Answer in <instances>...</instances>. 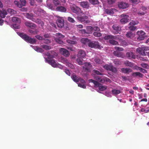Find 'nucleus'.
Listing matches in <instances>:
<instances>
[{"mask_svg": "<svg viewBox=\"0 0 149 149\" xmlns=\"http://www.w3.org/2000/svg\"><path fill=\"white\" fill-rule=\"evenodd\" d=\"M26 17L32 21L37 23V22L36 21L35 19L33 18V15L32 13H26Z\"/></svg>", "mask_w": 149, "mask_h": 149, "instance_id": "obj_16", "label": "nucleus"}, {"mask_svg": "<svg viewBox=\"0 0 149 149\" xmlns=\"http://www.w3.org/2000/svg\"><path fill=\"white\" fill-rule=\"evenodd\" d=\"M104 39L105 40H109V42L113 45H116L118 44V42L115 40L117 39V37L111 35H107L104 37Z\"/></svg>", "mask_w": 149, "mask_h": 149, "instance_id": "obj_1", "label": "nucleus"}, {"mask_svg": "<svg viewBox=\"0 0 149 149\" xmlns=\"http://www.w3.org/2000/svg\"><path fill=\"white\" fill-rule=\"evenodd\" d=\"M118 6L119 8L123 9L126 8L129 6L128 3L123 2H120L119 3Z\"/></svg>", "mask_w": 149, "mask_h": 149, "instance_id": "obj_13", "label": "nucleus"}, {"mask_svg": "<svg viewBox=\"0 0 149 149\" xmlns=\"http://www.w3.org/2000/svg\"><path fill=\"white\" fill-rule=\"evenodd\" d=\"M110 71H111L113 73H116L117 72V70L116 68L112 65L111 67V69Z\"/></svg>", "mask_w": 149, "mask_h": 149, "instance_id": "obj_50", "label": "nucleus"}, {"mask_svg": "<svg viewBox=\"0 0 149 149\" xmlns=\"http://www.w3.org/2000/svg\"><path fill=\"white\" fill-rule=\"evenodd\" d=\"M88 46L91 48H98L100 49L101 48L100 45L98 41H93L90 40Z\"/></svg>", "mask_w": 149, "mask_h": 149, "instance_id": "obj_5", "label": "nucleus"}, {"mask_svg": "<svg viewBox=\"0 0 149 149\" xmlns=\"http://www.w3.org/2000/svg\"><path fill=\"white\" fill-rule=\"evenodd\" d=\"M15 4L19 8H21V5L19 2L17 1H14Z\"/></svg>", "mask_w": 149, "mask_h": 149, "instance_id": "obj_62", "label": "nucleus"}, {"mask_svg": "<svg viewBox=\"0 0 149 149\" xmlns=\"http://www.w3.org/2000/svg\"><path fill=\"white\" fill-rule=\"evenodd\" d=\"M136 29V26H130L129 27V29L131 31H134Z\"/></svg>", "mask_w": 149, "mask_h": 149, "instance_id": "obj_64", "label": "nucleus"}, {"mask_svg": "<svg viewBox=\"0 0 149 149\" xmlns=\"http://www.w3.org/2000/svg\"><path fill=\"white\" fill-rule=\"evenodd\" d=\"M132 70L128 68H122L121 69V71L123 73H129V72H132Z\"/></svg>", "mask_w": 149, "mask_h": 149, "instance_id": "obj_21", "label": "nucleus"}, {"mask_svg": "<svg viewBox=\"0 0 149 149\" xmlns=\"http://www.w3.org/2000/svg\"><path fill=\"white\" fill-rule=\"evenodd\" d=\"M120 17L122 18L121 19H125L126 18H129V16L128 15L125 14H123L120 15Z\"/></svg>", "mask_w": 149, "mask_h": 149, "instance_id": "obj_46", "label": "nucleus"}, {"mask_svg": "<svg viewBox=\"0 0 149 149\" xmlns=\"http://www.w3.org/2000/svg\"><path fill=\"white\" fill-rule=\"evenodd\" d=\"M7 10L8 12L11 15L15 14L16 13V11L12 9H8Z\"/></svg>", "mask_w": 149, "mask_h": 149, "instance_id": "obj_39", "label": "nucleus"}, {"mask_svg": "<svg viewBox=\"0 0 149 149\" xmlns=\"http://www.w3.org/2000/svg\"><path fill=\"white\" fill-rule=\"evenodd\" d=\"M136 52L142 56H145L146 55V52L143 51L142 46L141 47H139L137 48L136 49Z\"/></svg>", "mask_w": 149, "mask_h": 149, "instance_id": "obj_17", "label": "nucleus"}, {"mask_svg": "<svg viewBox=\"0 0 149 149\" xmlns=\"http://www.w3.org/2000/svg\"><path fill=\"white\" fill-rule=\"evenodd\" d=\"M137 34L139 36L137 39L139 41H141L144 40L145 37V33L143 31H141L137 32Z\"/></svg>", "mask_w": 149, "mask_h": 149, "instance_id": "obj_11", "label": "nucleus"}, {"mask_svg": "<svg viewBox=\"0 0 149 149\" xmlns=\"http://www.w3.org/2000/svg\"><path fill=\"white\" fill-rule=\"evenodd\" d=\"M24 24L27 28L34 29L36 28V26L33 23L29 21H27L25 22Z\"/></svg>", "mask_w": 149, "mask_h": 149, "instance_id": "obj_9", "label": "nucleus"}, {"mask_svg": "<svg viewBox=\"0 0 149 149\" xmlns=\"http://www.w3.org/2000/svg\"><path fill=\"white\" fill-rule=\"evenodd\" d=\"M43 40V43L46 44H49L51 42V40L49 39H45L44 38Z\"/></svg>", "mask_w": 149, "mask_h": 149, "instance_id": "obj_52", "label": "nucleus"}, {"mask_svg": "<svg viewBox=\"0 0 149 149\" xmlns=\"http://www.w3.org/2000/svg\"><path fill=\"white\" fill-rule=\"evenodd\" d=\"M47 55L49 57H53V56L52 55H50L49 53H47ZM45 61L47 62L49 64L51 65L52 67L54 68L57 67L58 65V64L56 63L54 60L49 59V57H48L47 58H46Z\"/></svg>", "mask_w": 149, "mask_h": 149, "instance_id": "obj_4", "label": "nucleus"}, {"mask_svg": "<svg viewBox=\"0 0 149 149\" xmlns=\"http://www.w3.org/2000/svg\"><path fill=\"white\" fill-rule=\"evenodd\" d=\"M135 35L131 32H128L126 34V36L130 39H132L134 37Z\"/></svg>", "mask_w": 149, "mask_h": 149, "instance_id": "obj_26", "label": "nucleus"}, {"mask_svg": "<svg viewBox=\"0 0 149 149\" xmlns=\"http://www.w3.org/2000/svg\"><path fill=\"white\" fill-rule=\"evenodd\" d=\"M108 3L111 5L115 2L116 0H107Z\"/></svg>", "mask_w": 149, "mask_h": 149, "instance_id": "obj_63", "label": "nucleus"}, {"mask_svg": "<svg viewBox=\"0 0 149 149\" xmlns=\"http://www.w3.org/2000/svg\"><path fill=\"white\" fill-rule=\"evenodd\" d=\"M71 77L72 80L76 82H79V77H77L76 74H73L71 76Z\"/></svg>", "mask_w": 149, "mask_h": 149, "instance_id": "obj_28", "label": "nucleus"}, {"mask_svg": "<svg viewBox=\"0 0 149 149\" xmlns=\"http://www.w3.org/2000/svg\"><path fill=\"white\" fill-rule=\"evenodd\" d=\"M93 27L91 26H88L86 28V33L87 34L92 33L93 32Z\"/></svg>", "mask_w": 149, "mask_h": 149, "instance_id": "obj_30", "label": "nucleus"}, {"mask_svg": "<svg viewBox=\"0 0 149 149\" xmlns=\"http://www.w3.org/2000/svg\"><path fill=\"white\" fill-rule=\"evenodd\" d=\"M77 18L79 21L81 22H84L85 23H88L90 22V21L88 20V17L85 15L82 16H77Z\"/></svg>", "mask_w": 149, "mask_h": 149, "instance_id": "obj_8", "label": "nucleus"}, {"mask_svg": "<svg viewBox=\"0 0 149 149\" xmlns=\"http://www.w3.org/2000/svg\"><path fill=\"white\" fill-rule=\"evenodd\" d=\"M53 3L54 5L56 7L61 5L60 1L58 0H53Z\"/></svg>", "mask_w": 149, "mask_h": 149, "instance_id": "obj_32", "label": "nucleus"}, {"mask_svg": "<svg viewBox=\"0 0 149 149\" xmlns=\"http://www.w3.org/2000/svg\"><path fill=\"white\" fill-rule=\"evenodd\" d=\"M113 63L114 64L116 65H119L120 64L121 62L118 59H115L113 60Z\"/></svg>", "mask_w": 149, "mask_h": 149, "instance_id": "obj_45", "label": "nucleus"}, {"mask_svg": "<svg viewBox=\"0 0 149 149\" xmlns=\"http://www.w3.org/2000/svg\"><path fill=\"white\" fill-rule=\"evenodd\" d=\"M80 58H77V61L79 65H82L83 64V62Z\"/></svg>", "mask_w": 149, "mask_h": 149, "instance_id": "obj_60", "label": "nucleus"}, {"mask_svg": "<svg viewBox=\"0 0 149 149\" xmlns=\"http://www.w3.org/2000/svg\"><path fill=\"white\" fill-rule=\"evenodd\" d=\"M140 60L144 61H148V59L146 57H139Z\"/></svg>", "mask_w": 149, "mask_h": 149, "instance_id": "obj_61", "label": "nucleus"}, {"mask_svg": "<svg viewBox=\"0 0 149 149\" xmlns=\"http://www.w3.org/2000/svg\"><path fill=\"white\" fill-rule=\"evenodd\" d=\"M132 75L134 77L138 76L141 78L142 77L143 75V74L139 72H134L132 74Z\"/></svg>", "mask_w": 149, "mask_h": 149, "instance_id": "obj_29", "label": "nucleus"}, {"mask_svg": "<svg viewBox=\"0 0 149 149\" xmlns=\"http://www.w3.org/2000/svg\"><path fill=\"white\" fill-rule=\"evenodd\" d=\"M26 0H20V4L21 5V8L26 5Z\"/></svg>", "mask_w": 149, "mask_h": 149, "instance_id": "obj_38", "label": "nucleus"}, {"mask_svg": "<svg viewBox=\"0 0 149 149\" xmlns=\"http://www.w3.org/2000/svg\"><path fill=\"white\" fill-rule=\"evenodd\" d=\"M126 57L129 59L131 58L135 59L136 58V56L134 54L131 52H127L126 54Z\"/></svg>", "mask_w": 149, "mask_h": 149, "instance_id": "obj_18", "label": "nucleus"}, {"mask_svg": "<svg viewBox=\"0 0 149 149\" xmlns=\"http://www.w3.org/2000/svg\"><path fill=\"white\" fill-rule=\"evenodd\" d=\"M18 34L22 39L28 42L33 44L35 43L36 41L35 39L32 38L31 37L23 33H19Z\"/></svg>", "mask_w": 149, "mask_h": 149, "instance_id": "obj_2", "label": "nucleus"}, {"mask_svg": "<svg viewBox=\"0 0 149 149\" xmlns=\"http://www.w3.org/2000/svg\"><path fill=\"white\" fill-rule=\"evenodd\" d=\"M57 18L56 22L58 26L60 28H63L64 25V19L63 17L59 16H56Z\"/></svg>", "mask_w": 149, "mask_h": 149, "instance_id": "obj_7", "label": "nucleus"}, {"mask_svg": "<svg viewBox=\"0 0 149 149\" xmlns=\"http://www.w3.org/2000/svg\"><path fill=\"white\" fill-rule=\"evenodd\" d=\"M142 49L144 52L149 50V47H147L146 46H142Z\"/></svg>", "mask_w": 149, "mask_h": 149, "instance_id": "obj_55", "label": "nucleus"}, {"mask_svg": "<svg viewBox=\"0 0 149 149\" xmlns=\"http://www.w3.org/2000/svg\"><path fill=\"white\" fill-rule=\"evenodd\" d=\"M112 28L113 29V33L114 34H117L119 33V32L121 30V27L117 24L113 25Z\"/></svg>", "mask_w": 149, "mask_h": 149, "instance_id": "obj_12", "label": "nucleus"}, {"mask_svg": "<svg viewBox=\"0 0 149 149\" xmlns=\"http://www.w3.org/2000/svg\"><path fill=\"white\" fill-rule=\"evenodd\" d=\"M80 5L84 8H88L89 7L88 3L87 1H82L80 3Z\"/></svg>", "mask_w": 149, "mask_h": 149, "instance_id": "obj_22", "label": "nucleus"}, {"mask_svg": "<svg viewBox=\"0 0 149 149\" xmlns=\"http://www.w3.org/2000/svg\"><path fill=\"white\" fill-rule=\"evenodd\" d=\"M40 47L43 49L46 50H50L51 49V47L50 46L46 45H41Z\"/></svg>", "mask_w": 149, "mask_h": 149, "instance_id": "obj_34", "label": "nucleus"}, {"mask_svg": "<svg viewBox=\"0 0 149 149\" xmlns=\"http://www.w3.org/2000/svg\"><path fill=\"white\" fill-rule=\"evenodd\" d=\"M44 37L46 38H51V35L49 33H45L43 35Z\"/></svg>", "mask_w": 149, "mask_h": 149, "instance_id": "obj_48", "label": "nucleus"}, {"mask_svg": "<svg viewBox=\"0 0 149 149\" xmlns=\"http://www.w3.org/2000/svg\"><path fill=\"white\" fill-rule=\"evenodd\" d=\"M93 71L94 73L97 75H102L103 74L102 73H100L99 71L95 69L93 70Z\"/></svg>", "mask_w": 149, "mask_h": 149, "instance_id": "obj_51", "label": "nucleus"}, {"mask_svg": "<svg viewBox=\"0 0 149 149\" xmlns=\"http://www.w3.org/2000/svg\"><path fill=\"white\" fill-rule=\"evenodd\" d=\"M114 55L118 57L123 58L124 57L123 55L121 53L118 51H115L113 52Z\"/></svg>", "mask_w": 149, "mask_h": 149, "instance_id": "obj_24", "label": "nucleus"}, {"mask_svg": "<svg viewBox=\"0 0 149 149\" xmlns=\"http://www.w3.org/2000/svg\"><path fill=\"white\" fill-rule=\"evenodd\" d=\"M66 41L68 43L72 44H76L77 43V42L75 41L70 40H66Z\"/></svg>", "mask_w": 149, "mask_h": 149, "instance_id": "obj_47", "label": "nucleus"}, {"mask_svg": "<svg viewBox=\"0 0 149 149\" xmlns=\"http://www.w3.org/2000/svg\"><path fill=\"white\" fill-rule=\"evenodd\" d=\"M56 36L57 37H58V38L60 39L61 38H63L65 37L64 35L60 33H56Z\"/></svg>", "mask_w": 149, "mask_h": 149, "instance_id": "obj_54", "label": "nucleus"}, {"mask_svg": "<svg viewBox=\"0 0 149 149\" xmlns=\"http://www.w3.org/2000/svg\"><path fill=\"white\" fill-rule=\"evenodd\" d=\"M71 9L72 12L77 15L82 13V11L79 7L74 4L71 6Z\"/></svg>", "mask_w": 149, "mask_h": 149, "instance_id": "obj_6", "label": "nucleus"}, {"mask_svg": "<svg viewBox=\"0 0 149 149\" xmlns=\"http://www.w3.org/2000/svg\"><path fill=\"white\" fill-rule=\"evenodd\" d=\"M7 12L5 10H0V16L1 17L4 18L5 17L6 15H7Z\"/></svg>", "mask_w": 149, "mask_h": 149, "instance_id": "obj_23", "label": "nucleus"}, {"mask_svg": "<svg viewBox=\"0 0 149 149\" xmlns=\"http://www.w3.org/2000/svg\"><path fill=\"white\" fill-rule=\"evenodd\" d=\"M93 31H99L100 30V28L97 26H95L93 27Z\"/></svg>", "mask_w": 149, "mask_h": 149, "instance_id": "obj_58", "label": "nucleus"}, {"mask_svg": "<svg viewBox=\"0 0 149 149\" xmlns=\"http://www.w3.org/2000/svg\"><path fill=\"white\" fill-rule=\"evenodd\" d=\"M92 66L89 63H85L84 66L82 67L83 70L86 72H90L91 71V68Z\"/></svg>", "mask_w": 149, "mask_h": 149, "instance_id": "obj_10", "label": "nucleus"}, {"mask_svg": "<svg viewBox=\"0 0 149 149\" xmlns=\"http://www.w3.org/2000/svg\"><path fill=\"white\" fill-rule=\"evenodd\" d=\"M12 22H15L19 23L20 22L19 19L18 17H14L12 18Z\"/></svg>", "mask_w": 149, "mask_h": 149, "instance_id": "obj_36", "label": "nucleus"}, {"mask_svg": "<svg viewBox=\"0 0 149 149\" xmlns=\"http://www.w3.org/2000/svg\"><path fill=\"white\" fill-rule=\"evenodd\" d=\"M93 35L97 37H100L102 36V34L100 32H95L93 33Z\"/></svg>", "mask_w": 149, "mask_h": 149, "instance_id": "obj_44", "label": "nucleus"}, {"mask_svg": "<svg viewBox=\"0 0 149 149\" xmlns=\"http://www.w3.org/2000/svg\"><path fill=\"white\" fill-rule=\"evenodd\" d=\"M119 41L121 44V45H122L123 46L127 45V43L126 42L125 40H123L121 39H119Z\"/></svg>", "mask_w": 149, "mask_h": 149, "instance_id": "obj_35", "label": "nucleus"}, {"mask_svg": "<svg viewBox=\"0 0 149 149\" xmlns=\"http://www.w3.org/2000/svg\"><path fill=\"white\" fill-rule=\"evenodd\" d=\"M115 10V9L114 8H111V9H106L105 10L104 12L107 14L112 15L113 14L114 11Z\"/></svg>", "mask_w": 149, "mask_h": 149, "instance_id": "obj_20", "label": "nucleus"}, {"mask_svg": "<svg viewBox=\"0 0 149 149\" xmlns=\"http://www.w3.org/2000/svg\"><path fill=\"white\" fill-rule=\"evenodd\" d=\"M68 20L70 22L74 23L75 22V21L74 19L70 17H68Z\"/></svg>", "mask_w": 149, "mask_h": 149, "instance_id": "obj_57", "label": "nucleus"}, {"mask_svg": "<svg viewBox=\"0 0 149 149\" xmlns=\"http://www.w3.org/2000/svg\"><path fill=\"white\" fill-rule=\"evenodd\" d=\"M138 23V22H135V21L132 20L130 23L129 24L131 26H133L137 24Z\"/></svg>", "mask_w": 149, "mask_h": 149, "instance_id": "obj_53", "label": "nucleus"}, {"mask_svg": "<svg viewBox=\"0 0 149 149\" xmlns=\"http://www.w3.org/2000/svg\"><path fill=\"white\" fill-rule=\"evenodd\" d=\"M32 46L33 48L36 51L39 52H42L44 50L41 48L38 47L37 46Z\"/></svg>", "mask_w": 149, "mask_h": 149, "instance_id": "obj_25", "label": "nucleus"}, {"mask_svg": "<svg viewBox=\"0 0 149 149\" xmlns=\"http://www.w3.org/2000/svg\"><path fill=\"white\" fill-rule=\"evenodd\" d=\"M86 55V54L84 51L83 50H80L79 52V53L77 54V56L78 58H83Z\"/></svg>", "mask_w": 149, "mask_h": 149, "instance_id": "obj_19", "label": "nucleus"}, {"mask_svg": "<svg viewBox=\"0 0 149 149\" xmlns=\"http://www.w3.org/2000/svg\"><path fill=\"white\" fill-rule=\"evenodd\" d=\"M88 81L89 83L92 82L93 83L95 87H98L100 91H104L107 89V87L106 86H103L101 85L97 81L92 79H90L88 80Z\"/></svg>", "mask_w": 149, "mask_h": 149, "instance_id": "obj_3", "label": "nucleus"}, {"mask_svg": "<svg viewBox=\"0 0 149 149\" xmlns=\"http://www.w3.org/2000/svg\"><path fill=\"white\" fill-rule=\"evenodd\" d=\"M89 2L93 5L97 4L99 3L98 0H89Z\"/></svg>", "mask_w": 149, "mask_h": 149, "instance_id": "obj_41", "label": "nucleus"}, {"mask_svg": "<svg viewBox=\"0 0 149 149\" xmlns=\"http://www.w3.org/2000/svg\"><path fill=\"white\" fill-rule=\"evenodd\" d=\"M94 61L97 64H102V60L97 57L95 58Z\"/></svg>", "mask_w": 149, "mask_h": 149, "instance_id": "obj_40", "label": "nucleus"}, {"mask_svg": "<svg viewBox=\"0 0 149 149\" xmlns=\"http://www.w3.org/2000/svg\"><path fill=\"white\" fill-rule=\"evenodd\" d=\"M90 40L88 38H82L81 40V42L84 44L88 46Z\"/></svg>", "mask_w": 149, "mask_h": 149, "instance_id": "obj_27", "label": "nucleus"}, {"mask_svg": "<svg viewBox=\"0 0 149 149\" xmlns=\"http://www.w3.org/2000/svg\"><path fill=\"white\" fill-rule=\"evenodd\" d=\"M112 66V65H106L104 66L103 67L107 70L110 71Z\"/></svg>", "mask_w": 149, "mask_h": 149, "instance_id": "obj_42", "label": "nucleus"}, {"mask_svg": "<svg viewBox=\"0 0 149 149\" xmlns=\"http://www.w3.org/2000/svg\"><path fill=\"white\" fill-rule=\"evenodd\" d=\"M124 64L127 66H129L130 67H132L133 66V63L128 61H126L124 63Z\"/></svg>", "mask_w": 149, "mask_h": 149, "instance_id": "obj_33", "label": "nucleus"}, {"mask_svg": "<svg viewBox=\"0 0 149 149\" xmlns=\"http://www.w3.org/2000/svg\"><path fill=\"white\" fill-rule=\"evenodd\" d=\"M78 86L83 88H86V84H83L81 83L78 84Z\"/></svg>", "mask_w": 149, "mask_h": 149, "instance_id": "obj_49", "label": "nucleus"}, {"mask_svg": "<svg viewBox=\"0 0 149 149\" xmlns=\"http://www.w3.org/2000/svg\"><path fill=\"white\" fill-rule=\"evenodd\" d=\"M111 92L113 95H115L120 94L121 92L119 90L113 89L112 90Z\"/></svg>", "mask_w": 149, "mask_h": 149, "instance_id": "obj_31", "label": "nucleus"}, {"mask_svg": "<svg viewBox=\"0 0 149 149\" xmlns=\"http://www.w3.org/2000/svg\"><path fill=\"white\" fill-rule=\"evenodd\" d=\"M141 66L145 68H148V65L145 63H142L141 64Z\"/></svg>", "mask_w": 149, "mask_h": 149, "instance_id": "obj_59", "label": "nucleus"}, {"mask_svg": "<svg viewBox=\"0 0 149 149\" xmlns=\"http://www.w3.org/2000/svg\"><path fill=\"white\" fill-rule=\"evenodd\" d=\"M55 10L56 11L61 12H66L67 9L65 7L60 6L56 8Z\"/></svg>", "mask_w": 149, "mask_h": 149, "instance_id": "obj_15", "label": "nucleus"}, {"mask_svg": "<svg viewBox=\"0 0 149 149\" xmlns=\"http://www.w3.org/2000/svg\"><path fill=\"white\" fill-rule=\"evenodd\" d=\"M60 51L61 54L65 56H68L70 55L69 52L64 48H61L60 49Z\"/></svg>", "mask_w": 149, "mask_h": 149, "instance_id": "obj_14", "label": "nucleus"}, {"mask_svg": "<svg viewBox=\"0 0 149 149\" xmlns=\"http://www.w3.org/2000/svg\"><path fill=\"white\" fill-rule=\"evenodd\" d=\"M55 40L57 42L60 44H63V41L59 38H55Z\"/></svg>", "mask_w": 149, "mask_h": 149, "instance_id": "obj_43", "label": "nucleus"}, {"mask_svg": "<svg viewBox=\"0 0 149 149\" xmlns=\"http://www.w3.org/2000/svg\"><path fill=\"white\" fill-rule=\"evenodd\" d=\"M129 20V18H126L125 19H121L120 22V23L123 24H124L128 22Z\"/></svg>", "mask_w": 149, "mask_h": 149, "instance_id": "obj_37", "label": "nucleus"}, {"mask_svg": "<svg viewBox=\"0 0 149 149\" xmlns=\"http://www.w3.org/2000/svg\"><path fill=\"white\" fill-rule=\"evenodd\" d=\"M35 37L38 40H43L44 39V38H43L42 36L38 35L35 36Z\"/></svg>", "mask_w": 149, "mask_h": 149, "instance_id": "obj_56", "label": "nucleus"}]
</instances>
